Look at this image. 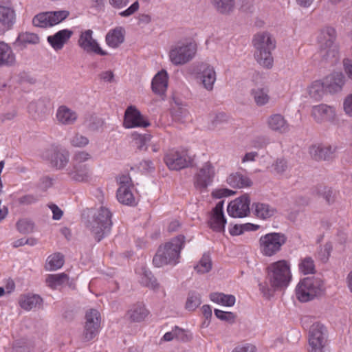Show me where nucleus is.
<instances>
[{"label": "nucleus", "mask_w": 352, "mask_h": 352, "mask_svg": "<svg viewBox=\"0 0 352 352\" xmlns=\"http://www.w3.org/2000/svg\"><path fill=\"white\" fill-rule=\"evenodd\" d=\"M250 199L248 194L230 201L228 206V214L234 218H243L250 213Z\"/></svg>", "instance_id": "ddd939ff"}, {"label": "nucleus", "mask_w": 352, "mask_h": 352, "mask_svg": "<svg viewBox=\"0 0 352 352\" xmlns=\"http://www.w3.org/2000/svg\"><path fill=\"white\" fill-rule=\"evenodd\" d=\"M47 206L52 210L54 220H59L62 217L63 212L56 204H50Z\"/></svg>", "instance_id": "e2e57ef3"}, {"label": "nucleus", "mask_w": 352, "mask_h": 352, "mask_svg": "<svg viewBox=\"0 0 352 352\" xmlns=\"http://www.w3.org/2000/svg\"><path fill=\"white\" fill-rule=\"evenodd\" d=\"M43 298L37 294H28L23 297V309L27 311L41 309Z\"/></svg>", "instance_id": "e433bc0d"}, {"label": "nucleus", "mask_w": 352, "mask_h": 352, "mask_svg": "<svg viewBox=\"0 0 352 352\" xmlns=\"http://www.w3.org/2000/svg\"><path fill=\"white\" fill-rule=\"evenodd\" d=\"M323 280L318 277H307L302 279L296 286V296L302 302H307L320 298L324 294Z\"/></svg>", "instance_id": "20e7f679"}, {"label": "nucleus", "mask_w": 352, "mask_h": 352, "mask_svg": "<svg viewBox=\"0 0 352 352\" xmlns=\"http://www.w3.org/2000/svg\"><path fill=\"white\" fill-rule=\"evenodd\" d=\"M326 92L337 94L342 90L346 82V77L342 72H333L323 79Z\"/></svg>", "instance_id": "6ab92c4d"}, {"label": "nucleus", "mask_w": 352, "mask_h": 352, "mask_svg": "<svg viewBox=\"0 0 352 352\" xmlns=\"http://www.w3.org/2000/svg\"><path fill=\"white\" fill-rule=\"evenodd\" d=\"M142 283L146 287L156 290L159 288V283L157 279L154 277L151 272L144 270L143 276L142 277Z\"/></svg>", "instance_id": "09e8293b"}, {"label": "nucleus", "mask_w": 352, "mask_h": 352, "mask_svg": "<svg viewBox=\"0 0 352 352\" xmlns=\"http://www.w3.org/2000/svg\"><path fill=\"white\" fill-rule=\"evenodd\" d=\"M164 162L170 170H179L191 166L192 159L186 151L181 152L170 150L167 152L164 158Z\"/></svg>", "instance_id": "f8f14e48"}, {"label": "nucleus", "mask_w": 352, "mask_h": 352, "mask_svg": "<svg viewBox=\"0 0 352 352\" xmlns=\"http://www.w3.org/2000/svg\"><path fill=\"white\" fill-rule=\"evenodd\" d=\"M69 14V11L66 10L42 12L33 17L32 24L41 28H50L63 21Z\"/></svg>", "instance_id": "1a4fd4ad"}, {"label": "nucleus", "mask_w": 352, "mask_h": 352, "mask_svg": "<svg viewBox=\"0 0 352 352\" xmlns=\"http://www.w3.org/2000/svg\"><path fill=\"white\" fill-rule=\"evenodd\" d=\"M72 34L73 32L72 30L64 29L57 32L52 36H49L47 41L54 50L58 51L63 47Z\"/></svg>", "instance_id": "bb28decb"}, {"label": "nucleus", "mask_w": 352, "mask_h": 352, "mask_svg": "<svg viewBox=\"0 0 352 352\" xmlns=\"http://www.w3.org/2000/svg\"><path fill=\"white\" fill-rule=\"evenodd\" d=\"M150 122L144 118L140 111L135 106H129L124 112L123 126L126 129L135 127L146 128Z\"/></svg>", "instance_id": "2eb2a0df"}, {"label": "nucleus", "mask_w": 352, "mask_h": 352, "mask_svg": "<svg viewBox=\"0 0 352 352\" xmlns=\"http://www.w3.org/2000/svg\"><path fill=\"white\" fill-rule=\"evenodd\" d=\"M287 237L283 233L272 232L262 236L259 239L261 252L266 256H272L281 250Z\"/></svg>", "instance_id": "6e6552de"}, {"label": "nucleus", "mask_w": 352, "mask_h": 352, "mask_svg": "<svg viewBox=\"0 0 352 352\" xmlns=\"http://www.w3.org/2000/svg\"><path fill=\"white\" fill-rule=\"evenodd\" d=\"M168 86V74L166 71L158 72L153 78L151 83L152 90L154 93L162 95Z\"/></svg>", "instance_id": "7c9ffc66"}, {"label": "nucleus", "mask_w": 352, "mask_h": 352, "mask_svg": "<svg viewBox=\"0 0 352 352\" xmlns=\"http://www.w3.org/2000/svg\"><path fill=\"white\" fill-rule=\"evenodd\" d=\"M132 139L138 149L140 151H146L149 143L151 141L152 136L147 133L139 134L137 133H133L132 134Z\"/></svg>", "instance_id": "a19ab883"}, {"label": "nucleus", "mask_w": 352, "mask_h": 352, "mask_svg": "<svg viewBox=\"0 0 352 352\" xmlns=\"http://www.w3.org/2000/svg\"><path fill=\"white\" fill-rule=\"evenodd\" d=\"M318 53L321 62L330 66L336 65L340 59L338 45L319 49Z\"/></svg>", "instance_id": "cd10ccee"}, {"label": "nucleus", "mask_w": 352, "mask_h": 352, "mask_svg": "<svg viewBox=\"0 0 352 352\" xmlns=\"http://www.w3.org/2000/svg\"><path fill=\"white\" fill-rule=\"evenodd\" d=\"M317 194L323 197L328 204H332L335 201V193L331 188L319 186L317 188Z\"/></svg>", "instance_id": "8fccbe9b"}, {"label": "nucleus", "mask_w": 352, "mask_h": 352, "mask_svg": "<svg viewBox=\"0 0 352 352\" xmlns=\"http://www.w3.org/2000/svg\"><path fill=\"white\" fill-rule=\"evenodd\" d=\"M226 182L230 186L237 188L250 187L252 185V182L249 177L239 173L230 174L227 177Z\"/></svg>", "instance_id": "72a5a7b5"}, {"label": "nucleus", "mask_w": 352, "mask_h": 352, "mask_svg": "<svg viewBox=\"0 0 352 352\" xmlns=\"http://www.w3.org/2000/svg\"><path fill=\"white\" fill-rule=\"evenodd\" d=\"M327 341L325 327L319 322L313 324L309 329V352H327Z\"/></svg>", "instance_id": "9d476101"}, {"label": "nucleus", "mask_w": 352, "mask_h": 352, "mask_svg": "<svg viewBox=\"0 0 352 352\" xmlns=\"http://www.w3.org/2000/svg\"><path fill=\"white\" fill-rule=\"evenodd\" d=\"M184 244L185 236L181 234L160 245L153 258V265L157 267L176 265L179 263L180 252Z\"/></svg>", "instance_id": "f03ea898"}, {"label": "nucleus", "mask_w": 352, "mask_h": 352, "mask_svg": "<svg viewBox=\"0 0 352 352\" xmlns=\"http://www.w3.org/2000/svg\"><path fill=\"white\" fill-rule=\"evenodd\" d=\"M299 267L305 274L315 273L314 261L311 257L308 256L302 259L299 265Z\"/></svg>", "instance_id": "3c124183"}, {"label": "nucleus", "mask_w": 352, "mask_h": 352, "mask_svg": "<svg viewBox=\"0 0 352 352\" xmlns=\"http://www.w3.org/2000/svg\"><path fill=\"white\" fill-rule=\"evenodd\" d=\"M214 175V169L211 163L206 162L195 176V188L200 190L206 189L212 182Z\"/></svg>", "instance_id": "f3484780"}, {"label": "nucleus", "mask_w": 352, "mask_h": 352, "mask_svg": "<svg viewBox=\"0 0 352 352\" xmlns=\"http://www.w3.org/2000/svg\"><path fill=\"white\" fill-rule=\"evenodd\" d=\"M56 120L60 124L65 126L73 125L78 119V114L65 105L60 106L56 111Z\"/></svg>", "instance_id": "393cba45"}, {"label": "nucleus", "mask_w": 352, "mask_h": 352, "mask_svg": "<svg viewBox=\"0 0 352 352\" xmlns=\"http://www.w3.org/2000/svg\"><path fill=\"white\" fill-rule=\"evenodd\" d=\"M267 274L265 280L259 283V289L264 298L270 299L277 291L287 287L292 278L288 263L280 260L270 264L267 267Z\"/></svg>", "instance_id": "f257e3e1"}, {"label": "nucleus", "mask_w": 352, "mask_h": 352, "mask_svg": "<svg viewBox=\"0 0 352 352\" xmlns=\"http://www.w3.org/2000/svg\"><path fill=\"white\" fill-rule=\"evenodd\" d=\"M307 91L309 96L316 100L322 98L326 92V88L323 80H315L308 87Z\"/></svg>", "instance_id": "58836bf2"}, {"label": "nucleus", "mask_w": 352, "mask_h": 352, "mask_svg": "<svg viewBox=\"0 0 352 352\" xmlns=\"http://www.w3.org/2000/svg\"><path fill=\"white\" fill-rule=\"evenodd\" d=\"M70 143L75 147H83L89 144V140L87 137L80 133H76L70 140Z\"/></svg>", "instance_id": "5fc2aeb1"}, {"label": "nucleus", "mask_w": 352, "mask_h": 352, "mask_svg": "<svg viewBox=\"0 0 352 352\" xmlns=\"http://www.w3.org/2000/svg\"><path fill=\"white\" fill-rule=\"evenodd\" d=\"M39 42V37L34 33L25 32L23 34V43L36 44Z\"/></svg>", "instance_id": "052dcab7"}, {"label": "nucleus", "mask_w": 352, "mask_h": 352, "mask_svg": "<svg viewBox=\"0 0 352 352\" xmlns=\"http://www.w3.org/2000/svg\"><path fill=\"white\" fill-rule=\"evenodd\" d=\"M342 63L345 74L349 79L352 80V60L350 58H344Z\"/></svg>", "instance_id": "680f3d73"}, {"label": "nucleus", "mask_w": 352, "mask_h": 352, "mask_svg": "<svg viewBox=\"0 0 352 352\" xmlns=\"http://www.w3.org/2000/svg\"><path fill=\"white\" fill-rule=\"evenodd\" d=\"M68 279L69 277L67 274L61 273L49 275L46 279V282L50 287L56 289L58 286L61 285L65 281L68 280Z\"/></svg>", "instance_id": "c03bdc74"}, {"label": "nucleus", "mask_w": 352, "mask_h": 352, "mask_svg": "<svg viewBox=\"0 0 352 352\" xmlns=\"http://www.w3.org/2000/svg\"><path fill=\"white\" fill-rule=\"evenodd\" d=\"M173 104L170 108L171 116L174 120L182 122L188 115V111L180 100L173 98Z\"/></svg>", "instance_id": "c9c22d12"}, {"label": "nucleus", "mask_w": 352, "mask_h": 352, "mask_svg": "<svg viewBox=\"0 0 352 352\" xmlns=\"http://www.w3.org/2000/svg\"><path fill=\"white\" fill-rule=\"evenodd\" d=\"M86 322L83 333V339L85 341L92 340L98 333L100 326V314L95 309H91L85 315Z\"/></svg>", "instance_id": "4468645a"}, {"label": "nucleus", "mask_w": 352, "mask_h": 352, "mask_svg": "<svg viewBox=\"0 0 352 352\" xmlns=\"http://www.w3.org/2000/svg\"><path fill=\"white\" fill-rule=\"evenodd\" d=\"M236 194V191L228 188L216 189L212 192V196L216 199L227 197Z\"/></svg>", "instance_id": "4d7b16f0"}, {"label": "nucleus", "mask_w": 352, "mask_h": 352, "mask_svg": "<svg viewBox=\"0 0 352 352\" xmlns=\"http://www.w3.org/2000/svg\"><path fill=\"white\" fill-rule=\"evenodd\" d=\"M253 44L256 48L254 57L259 65L266 68L273 65L271 51L275 48V42L268 32H260L254 36Z\"/></svg>", "instance_id": "7ed1b4c3"}, {"label": "nucleus", "mask_w": 352, "mask_h": 352, "mask_svg": "<svg viewBox=\"0 0 352 352\" xmlns=\"http://www.w3.org/2000/svg\"><path fill=\"white\" fill-rule=\"evenodd\" d=\"M215 10L223 15H229L235 8V0H211Z\"/></svg>", "instance_id": "f704fd0d"}, {"label": "nucleus", "mask_w": 352, "mask_h": 352, "mask_svg": "<svg viewBox=\"0 0 352 352\" xmlns=\"http://www.w3.org/2000/svg\"><path fill=\"white\" fill-rule=\"evenodd\" d=\"M336 30L331 27H325L322 29L318 36L319 49L337 45L336 43Z\"/></svg>", "instance_id": "a878e982"}, {"label": "nucleus", "mask_w": 352, "mask_h": 352, "mask_svg": "<svg viewBox=\"0 0 352 352\" xmlns=\"http://www.w3.org/2000/svg\"><path fill=\"white\" fill-rule=\"evenodd\" d=\"M91 155L85 151L76 153L72 159V166L67 169L71 179L78 182H88L91 177L90 166L87 162Z\"/></svg>", "instance_id": "0eeeda50"}, {"label": "nucleus", "mask_w": 352, "mask_h": 352, "mask_svg": "<svg viewBox=\"0 0 352 352\" xmlns=\"http://www.w3.org/2000/svg\"><path fill=\"white\" fill-rule=\"evenodd\" d=\"M255 214L263 219L270 218L274 214L276 210L270 205L263 203H254Z\"/></svg>", "instance_id": "ea45409f"}, {"label": "nucleus", "mask_w": 352, "mask_h": 352, "mask_svg": "<svg viewBox=\"0 0 352 352\" xmlns=\"http://www.w3.org/2000/svg\"><path fill=\"white\" fill-rule=\"evenodd\" d=\"M343 109L348 116L352 118V94L345 97L343 102Z\"/></svg>", "instance_id": "13d9d810"}, {"label": "nucleus", "mask_w": 352, "mask_h": 352, "mask_svg": "<svg viewBox=\"0 0 352 352\" xmlns=\"http://www.w3.org/2000/svg\"><path fill=\"white\" fill-rule=\"evenodd\" d=\"M336 149V147L330 145L316 144L309 147V152L311 157L316 161L330 160L333 158Z\"/></svg>", "instance_id": "aec40b11"}, {"label": "nucleus", "mask_w": 352, "mask_h": 352, "mask_svg": "<svg viewBox=\"0 0 352 352\" xmlns=\"http://www.w3.org/2000/svg\"><path fill=\"white\" fill-rule=\"evenodd\" d=\"M173 330L175 338H177V340H180L182 341H188L189 340V338L186 334L185 331L184 329L176 327Z\"/></svg>", "instance_id": "338daca9"}, {"label": "nucleus", "mask_w": 352, "mask_h": 352, "mask_svg": "<svg viewBox=\"0 0 352 352\" xmlns=\"http://www.w3.org/2000/svg\"><path fill=\"white\" fill-rule=\"evenodd\" d=\"M232 352H256V347L252 344H247L236 346Z\"/></svg>", "instance_id": "774afa93"}, {"label": "nucleus", "mask_w": 352, "mask_h": 352, "mask_svg": "<svg viewBox=\"0 0 352 352\" xmlns=\"http://www.w3.org/2000/svg\"><path fill=\"white\" fill-rule=\"evenodd\" d=\"M197 50L195 41H180L170 47L168 53L170 60L174 65H184L192 60Z\"/></svg>", "instance_id": "423d86ee"}, {"label": "nucleus", "mask_w": 352, "mask_h": 352, "mask_svg": "<svg viewBox=\"0 0 352 352\" xmlns=\"http://www.w3.org/2000/svg\"><path fill=\"white\" fill-rule=\"evenodd\" d=\"M274 171L278 175H283L288 168L287 161L283 158H277L272 164Z\"/></svg>", "instance_id": "603ef678"}, {"label": "nucleus", "mask_w": 352, "mask_h": 352, "mask_svg": "<svg viewBox=\"0 0 352 352\" xmlns=\"http://www.w3.org/2000/svg\"><path fill=\"white\" fill-rule=\"evenodd\" d=\"M252 96L257 105L262 106L268 102L270 96L268 90L265 88H257L252 90Z\"/></svg>", "instance_id": "79ce46f5"}, {"label": "nucleus", "mask_w": 352, "mask_h": 352, "mask_svg": "<svg viewBox=\"0 0 352 352\" xmlns=\"http://www.w3.org/2000/svg\"><path fill=\"white\" fill-rule=\"evenodd\" d=\"M16 63L15 54L5 42L0 41V67L12 66Z\"/></svg>", "instance_id": "2f4dec72"}, {"label": "nucleus", "mask_w": 352, "mask_h": 352, "mask_svg": "<svg viewBox=\"0 0 352 352\" xmlns=\"http://www.w3.org/2000/svg\"><path fill=\"white\" fill-rule=\"evenodd\" d=\"M98 77L100 80L108 82H112L114 80V74L112 71L102 72L98 75Z\"/></svg>", "instance_id": "69168bd1"}, {"label": "nucleus", "mask_w": 352, "mask_h": 352, "mask_svg": "<svg viewBox=\"0 0 352 352\" xmlns=\"http://www.w3.org/2000/svg\"><path fill=\"white\" fill-rule=\"evenodd\" d=\"M223 200L219 201L210 212L208 225L216 232L224 231L226 219L223 213Z\"/></svg>", "instance_id": "a211bd4d"}, {"label": "nucleus", "mask_w": 352, "mask_h": 352, "mask_svg": "<svg viewBox=\"0 0 352 352\" xmlns=\"http://www.w3.org/2000/svg\"><path fill=\"white\" fill-rule=\"evenodd\" d=\"M112 213L109 208L101 206L93 215L91 221H89L87 227L91 231L96 241H100L110 233Z\"/></svg>", "instance_id": "39448f33"}, {"label": "nucleus", "mask_w": 352, "mask_h": 352, "mask_svg": "<svg viewBox=\"0 0 352 352\" xmlns=\"http://www.w3.org/2000/svg\"><path fill=\"white\" fill-rule=\"evenodd\" d=\"M201 303V296L197 292H190L186 302V308L189 311H194Z\"/></svg>", "instance_id": "49530a36"}, {"label": "nucleus", "mask_w": 352, "mask_h": 352, "mask_svg": "<svg viewBox=\"0 0 352 352\" xmlns=\"http://www.w3.org/2000/svg\"><path fill=\"white\" fill-rule=\"evenodd\" d=\"M148 314V310L142 302H138L132 305L131 309L127 311L129 319L134 322H140L144 320Z\"/></svg>", "instance_id": "473e14b6"}, {"label": "nucleus", "mask_w": 352, "mask_h": 352, "mask_svg": "<svg viewBox=\"0 0 352 352\" xmlns=\"http://www.w3.org/2000/svg\"><path fill=\"white\" fill-rule=\"evenodd\" d=\"M125 30L122 27H116L106 35L107 44L113 48L118 47L124 41Z\"/></svg>", "instance_id": "c756f323"}, {"label": "nucleus", "mask_w": 352, "mask_h": 352, "mask_svg": "<svg viewBox=\"0 0 352 352\" xmlns=\"http://www.w3.org/2000/svg\"><path fill=\"white\" fill-rule=\"evenodd\" d=\"M117 182L120 186L131 188L132 186V181L130 176L127 175H122L117 178Z\"/></svg>", "instance_id": "bf43d9fd"}, {"label": "nucleus", "mask_w": 352, "mask_h": 352, "mask_svg": "<svg viewBox=\"0 0 352 352\" xmlns=\"http://www.w3.org/2000/svg\"><path fill=\"white\" fill-rule=\"evenodd\" d=\"M85 122L87 127L91 131H98L104 124V120L94 114L89 115L85 119Z\"/></svg>", "instance_id": "a18cd8bd"}, {"label": "nucleus", "mask_w": 352, "mask_h": 352, "mask_svg": "<svg viewBox=\"0 0 352 352\" xmlns=\"http://www.w3.org/2000/svg\"><path fill=\"white\" fill-rule=\"evenodd\" d=\"M311 116L317 122H322L323 121H333L336 113L332 107L321 104L313 107Z\"/></svg>", "instance_id": "5701e85b"}, {"label": "nucleus", "mask_w": 352, "mask_h": 352, "mask_svg": "<svg viewBox=\"0 0 352 352\" xmlns=\"http://www.w3.org/2000/svg\"><path fill=\"white\" fill-rule=\"evenodd\" d=\"M116 196L118 201L122 204L127 206L135 205V199L130 188L119 186Z\"/></svg>", "instance_id": "4c0bfd02"}, {"label": "nucleus", "mask_w": 352, "mask_h": 352, "mask_svg": "<svg viewBox=\"0 0 352 352\" xmlns=\"http://www.w3.org/2000/svg\"><path fill=\"white\" fill-rule=\"evenodd\" d=\"M214 315L221 320L233 323L236 318V315L232 312L223 311L219 309H214Z\"/></svg>", "instance_id": "864d4df0"}, {"label": "nucleus", "mask_w": 352, "mask_h": 352, "mask_svg": "<svg viewBox=\"0 0 352 352\" xmlns=\"http://www.w3.org/2000/svg\"><path fill=\"white\" fill-rule=\"evenodd\" d=\"M228 120V116L223 112L215 113L211 118V125L212 128H215L222 123Z\"/></svg>", "instance_id": "6e6d98bb"}, {"label": "nucleus", "mask_w": 352, "mask_h": 352, "mask_svg": "<svg viewBox=\"0 0 352 352\" xmlns=\"http://www.w3.org/2000/svg\"><path fill=\"white\" fill-rule=\"evenodd\" d=\"M69 157L67 151L54 145L45 149L42 153V157L50 161L52 166L58 170L66 166L69 162Z\"/></svg>", "instance_id": "9b49d317"}, {"label": "nucleus", "mask_w": 352, "mask_h": 352, "mask_svg": "<svg viewBox=\"0 0 352 352\" xmlns=\"http://www.w3.org/2000/svg\"><path fill=\"white\" fill-rule=\"evenodd\" d=\"M78 44L87 53H95L101 56L107 54V52L102 50L97 41L93 38L91 30H87L80 33Z\"/></svg>", "instance_id": "dca6fc26"}, {"label": "nucleus", "mask_w": 352, "mask_h": 352, "mask_svg": "<svg viewBox=\"0 0 352 352\" xmlns=\"http://www.w3.org/2000/svg\"><path fill=\"white\" fill-rule=\"evenodd\" d=\"M46 268L47 270H56L60 268L64 264V257L60 253H56L47 258Z\"/></svg>", "instance_id": "37998d69"}, {"label": "nucleus", "mask_w": 352, "mask_h": 352, "mask_svg": "<svg viewBox=\"0 0 352 352\" xmlns=\"http://www.w3.org/2000/svg\"><path fill=\"white\" fill-rule=\"evenodd\" d=\"M49 103L44 98L34 100L28 104L27 111L34 120L41 118L47 113Z\"/></svg>", "instance_id": "4be33fe9"}, {"label": "nucleus", "mask_w": 352, "mask_h": 352, "mask_svg": "<svg viewBox=\"0 0 352 352\" xmlns=\"http://www.w3.org/2000/svg\"><path fill=\"white\" fill-rule=\"evenodd\" d=\"M269 128L279 133H285L289 131V124L280 114H274L267 120Z\"/></svg>", "instance_id": "c85d7f7f"}, {"label": "nucleus", "mask_w": 352, "mask_h": 352, "mask_svg": "<svg viewBox=\"0 0 352 352\" xmlns=\"http://www.w3.org/2000/svg\"><path fill=\"white\" fill-rule=\"evenodd\" d=\"M16 21L14 10L10 6H0V34L11 30Z\"/></svg>", "instance_id": "412c9836"}, {"label": "nucleus", "mask_w": 352, "mask_h": 352, "mask_svg": "<svg viewBox=\"0 0 352 352\" xmlns=\"http://www.w3.org/2000/svg\"><path fill=\"white\" fill-rule=\"evenodd\" d=\"M212 268V261L208 254H204L199 263L195 266V270L199 273L208 272Z\"/></svg>", "instance_id": "de8ad7c7"}, {"label": "nucleus", "mask_w": 352, "mask_h": 352, "mask_svg": "<svg viewBox=\"0 0 352 352\" xmlns=\"http://www.w3.org/2000/svg\"><path fill=\"white\" fill-rule=\"evenodd\" d=\"M139 8L138 1L134 2L129 8L120 13V15L124 17L129 16L134 14Z\"/></svg>", "instance_id": "0e129e2a"}, {"label": "nucleus", "mask_w": 352, "mask_h": 352, "mask_svg": "<svg viewBox=\"0 0 352 352\" xmlns=\"http://www.w3.org/2000/svg\"><path fill=\"white\" fill-rule=\"evenodd\" d=\"M199 78L204 87L211 91L216 81V72L213 67L205 63L200 66Z\"/></svg>", "instance_id": "b1692460"}]
</instances>
